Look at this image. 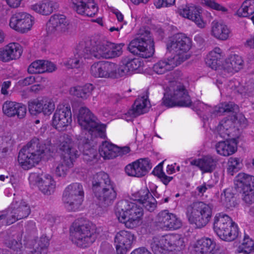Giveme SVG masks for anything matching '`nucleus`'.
Masks as SVG:
<instances>
[{
	"label": "nucleus",
	"instance_id": "obj_1",
	"mask_svg": "<svg viewBox=\"0 0 254 254\" xmlns=\"http://www.w3.org/2000/svg\"><path fill=\"white\" fill-rule=\"evenodd\" d=\"M53 150L50 140L34 137L20 150L18 162L23 169L28 170L38 165L46 153Z\"/></svg>",
	"mask_w": 254,
	"mask_h": 254
},
{
	"label": "nucleus",
	"instance_id": "obj_2",
	"mask_svg": "<svg viewBox=\"0 0 254 254\" xmlns=\"http://www.w3.org/2000/svg\"><path fill=\"white\" fill-rule=\"evenodd\" d=\"M58 147L62 151L61 161L55 164V174L58 177H65L70 168L73 166V162L78 156L77 150L73 148V143L71 137L64 134L59 138Z\"/></svg>",
	"mask_w": 254,
	"mask_h": 254
},
{
	"label": "nucleus",
	"instance_id": "obj_3",
	"mask_svg": "<svg viewBox=\"0 0 254 254\" xmlns=\"http://www.w3.org/2000/svg\"><path fill=\"white\" fill-rule=\"evenodd\" d=\"M115 214L119 221L126 227L133 228L138 225L143 214V210L136 203L122 200L116 204Z\"/></svg>",
	"mask_w": 254,
	"mask_h": 254
},
{
	"label": "nucleus",
	"instance_id": "obj_4",
	"mask_svg": "<svg viewBox=\"0 0 254 254\" xmlns=\"http://www.w3.org/2000/svg\"><path fill=\"white\" fill-rule=\"evenodd\" d=\"M71 240L77 247L85 248L93 243L98 237L95 226L88 222L75 221L70 228Z\"/></svg>",
	"mask_w": 254,
	"mask_h": 254
},
{
	"label": "nucleus",
	"instance_id": "obj_5",
	"mask_svg": "<svg viewBox=\"0 0 254 254\" xmlns=\"http://www.w3.org/2000/svg\"><path fill=\"white\" fill-rule=\"evenodd\" d=\"M191 101L184 85L177 81L170 82L162 99V104L169 108L175 106L189 107Z\"/></svg>",
	"mask_w": 254,
	"mask_h": 254
},
{
	"label": "nucleus",
	"instance_id": "obj_6",
	"mask_svg": "<svg viewBox=\"0 0 254 254\" xmlns=\"http://www.w3.org/2000/svg\"><path fill=\"white\" fill-rule=\"evenodd\" d=\"M77 118L82 129L87 130L91 137L105 138L106 125L101 123L88 108H80Z\"/></svg>",
	"mask_w": 254,
	"mask_h": 254
},
{
	"label": "nucleus",
	"instance_id": "obj_7",
	"mask_svg": "<svg viewBox=\"0 0 254 254\" xmlns=\"http://www.w3.org/2000/svg\"><path fill=\"white\" fill-rule=\"evenodd\" d=\"M138 36L129 43L128 49L134 55L143 58L152 57L155 52L154 39L152 34L147 28H140Z\"/></svg>",
	"mask_w": 254,
	"mask_h": 254
},
{
	"label": "nucleus",
	"instance_id": "obj_8",
	"mask_svg": "<svg viewBox=\"0 0 254 254\" xmlns=\"http://www.w3.org/2000/svg\"><path fill=\"white\" fill-rule=\"evenodd\" d=\"M154 254H172L174 251H180L184 247V242L178 234H167L154 237L150 243Z\"/></svg>",
	"mask_w": 254,
	"mask_h": 254
},
{
	"label": "nucleus",
	"instance_id": "obj_9",
	"mask_svg": "<svg viewBox=\"0 0 254 254\" xmlns=\"http://www.w3.org/2000/svg\"><path fill=\"white\" fill-rule=\"evenodd\" d=\"M186 214L190 224H194L197 228H201L210 221L212 208L209 204L203 202H195L187 206Z\"/></svg>",
	"mask_w": 254,
	"mask_h": 254
},
{
	"label": "nucleus",
	"instance_id": "obj_10",
	"mask_svg": "<svg viewBox=\"0 0 254 254\" xmlns=\"http://www.w3.org/2000/svg\"><path fill=\"white\" fill-rule=\"evenodd\" d=\"M213 229L217 236L222 240L231 242L239 236L237 224L228 215L219 213L214 217Z\"/></svg>",
	"mask_w": 254,
	"mask_h": 254
},
{
	"label": "nucleus",
	"instance_id": "obj_11",
	"mask_svg": "<svg viewBox=\"0 0 254 254\" xmlns=\"http://www.w3.org/2000/svg\"><path fill=\"white\" fill-rule=\"evenodd\" d=\"M84 197L82 185L74 183L68 185L63 191L62 200L64 207L69 211H76L79 209Z\"/></svg>",
	"mask_w": 254,
	"mask_h": 254
},
{
	"label": "nucleus",
	"instance_id": "obj_12",
	"mask_svg": "<svg viewBox=\"0 0 254 254\" xmlns=\"http://www.w3.org/2000/svg\"><path fill=\"white\" fill-rule=\"evenodd\" d=\"M191 47V39L183 33L174 35L170 38L167 44V49L175 53L172 58H179L177 61H182V63L190 58L187 53Z\"/></svg>",
	"mask_w": 254,
	"mask_h": 254
},
{
	"label": "nucleus",
	"instance_id": "obj_13",
	"mask_svg": "<svg viewBox=\"0 0 254 254\" xmlns=\"http://www.w3.org/2000/svg\"><path fill=\"white\" fill-rule=\"evenodd\" d=\"M236 188L242 193L243 200L248 204L254 203V176L239 173L234 180Z\"/></svg>",
	"mask_w": 254,
	"mask_h": 254
},
{
	"label": "nucleus",
	"instance_id": "obj_14",
	"mask_svg": "<svg viewBox=\"0 0 254 254\" xmlns=\"http://www.w3.org/2000/svg\"><path fill=\"white\" fill-rule=\"evenodd\" d=\"M34 22V18L30 14L19 11L13 14L9 20V25L11 28L20 33L29 31Z\"/></svg>",
	"mask_w": 254,
	"mask_h": 254
},
{
	"label": "nucleus",
	"instance_id": "obj_15",
	"mask_svg": "<svg viewBox=\"0 0 254 254\" xmlns=\"http://www.w3.org/2000/svg\"><path fill=\"white\" fill-rule=\"evenodd\" d=\"M117 65L112 62L99 61L90 67V72L95 78H115L117 77Z\"/></svg>",
	"mask_w": 254,
	"mask_h": 254
},
{
	"label": "nucleus",
	"instance_id": "obj_16",
	"mask_svg": "<svg viewBox=\"0 0 254 254\" xmlns=\"http://www.w3.org/2000/svg\"><path fill=\"white\" fill-rule=\"evenodd\" d=\"M7 225H10L16 221L27 218L31 212L29 206L23 200H14L7 209Z\"/></svg>",
	"mask_w": 254,
	"mask_h": 254
},
{
	"label": "nucleus",
	"instance_id": "obj_17",
	"mask_svg": "<svg viewBox=\"0 0 254 254\" xmlns=\"http://www.w3.org/2000/svg\"><path fill=\"white\" fill-rule=\"evenodd\" d=\"M155 223L157 227L166 230H177L182 226L181 219L168 210L160 211L156 216Z\"/></svg>",
	"mask_w": 254,
	"mask_h": 254
},
{
	"label": "nucleus",
	"instance_id": "obj_18",
	"mask_svg": "<svg viewBox=\"0 0 254 254\" xmlns=\"http://www.w3.org/2000/svg\"><path fill=\"white\" fill-rule=\"evenodd\" d=\"M72 121L70 107L69 105H59L52 119V125L59 131L64 130Z\"/></svg>",
	"mask_w": 254,
	"mask_h": 254
},
{
	"label": "nucleus",
	"instance_id": "obj_19",
	"mask_svg": "<svg viewBox=\"0 0 254 254\" xmlns=\"http://www.w3.org/2000/svg\"><path fill=\"white\" fill-rule=\"evenodd\" d=\"M69 29V21L62 14L52 15L47 23V31L49 34L61 35L68 32Z\"/></svg>",
	"mask_w": 254,
	"mask_h": 254
},
{
	"label": "nucleus",
	"instance_id": "obj_20",
	"mask_svg": "<svg viewBox=\"0 0 254 254\" xmlns=\"http://www.w3.org/2000/svg\"><path fill=\"white\" fill-rule=\"evenodd\" d=\"M28 108L31 115L43 113L44 115L49 116L54 111L55 105L52 99L44 97L29 102Z\"/></svg>",
	"mask_w": 254,
	"mask_h": 254
},
{
	"label": "nucleus",
	"instance_id": "obj_21",
	"mask_svg": "<svg viewBox=\"0 0 254 254\" xmlns=\"http://www.w3.org/2000/svg\"><path fill=\"white\" fill-rule=\"evenodd\" d=\"M151 168L148 158H140L127 165L125 170L129 176L141 177L147 174Z\"/></svg>",
	"mask_w": 254,
	"mask_h": 254
},
{
	"label": "nucleus",
	"instance_id": "obj_22",
	"mask_svg": "<svg viewBox=\"0 0 254 254\" xmlns=\"http://www.w3.org/2000/svg\"><path fill=\"white\" fill-rule=\"evenodd\" d=\"M89 50L87 43L85 42H81L77 46V53L74 55V57L64 61V65L68 68H80L85 64L86 59H90L86 58L85 56L88 54Z\"/></svg>",
	"mask_w": 254,
	"mask_h": 254
},
{
	"label": "nucleus",
	"instance_id": "obj_23",
	"mask_svg": "<svg viewBox=\"0 0 254 254\" xmlns=\"http://www.w3.org/2000/svg\"><path fill=\"white\" fill-rule=\"evenodd\" d=\"M70 0L74 9L79 14L92 17L98 11V7L94 0Z\"/></svg>",
	"mask_w": 254,
	"mask_h": 254
},
{
	"label": "nucleus",
	"instance_id": "obj_24",
	"mask_svg": "<svg viewBox=\"0 0 254 254\" xmlns=\"http://www.w3.org/2000/svg\"><path fill=\"white\" fill-rule=\"evenodd\" d=\"M100 204L104 207L113 203L117 198L116 185L114 183L107 186L94 193Z\"/></svg>",
	"mask_w": 254,
	"mask_h": 254
},
{
	"label": "nucleus",
	"instance_id": "obj_25",
	"mask_svg": "<svg viewBox=\"0 0 254 254\" xmlns=\"http://www.w3.org/2000/svg\"><path fill=\"white\" fill-rule=\"evenodd\" d=\"M133 240L134 235L129 231L122 230L117 233L115 237L117 254H126Z\"/></svg>",
	"mask_w": 254,
	"mask_h": 254
},
{
	"label": "nucleus",
	"instance_id": "obj_26",
	"mask_svg": "<svg viewBox=\"0 0 254 254\" xmlns=\"http://www.w3.org/2000/svg\"><path fill=\"white\" fill-rule=\"evenodd\" d=\"M200 9L193 4L182 6L178 8V13L182 17L194 21L199 27L204 26V23L201 18Z\"/></svg>",
	"mask_w": 254,
	"mask_h": 254
},
{
	"label": "nucleus",
	"instance_id": "obj_27",
	"mask_svg": "<svg viewBox=\"0 0 254 254\" xmlns=\"http://www.w3.org/2000/svg\"><path fill=\"white\" fill-rule=\"evenodd\" d=\"M3 113L8 117L16 116L19 119L23 118L26 114V107L22 103L7 101L2 106Z\"/></svg>",
	"mask_w": 254,
	"mask_h": 254
},
{
	"label": "nucleus",
	"instance_id": "obj_28",
	"mask_svg": "<svg viewBox=\"0 0 254 254\" xmlns=\"http://www.w3.org/2000/svg\"><path fill=\"white\" fill-rule=\"evenodd\" d=\"M59 7L58 3L51 0H43L30 5L31 10L42 15H49Z\"/></svg>",
	"mask_w": 254,
	"mask_h": 254
},
{
	"label": "nucleus",
	"instance_id": "obj_29",
	"mask_svg": "<svg viewBox=\"0 0 254 254\" xmlns=\"http://www.w3.org/2000/svg\"><path fill=\"white\" fill-rule=\"evenodd\" d=\"M150 107V104L148 96L138 97L135 100L131 109L127 112V114L131 117L135 118L146 113Z\"/></svg>",
	"mask_w": 254,
	"mask_h": 254
},
{
	"label": "nucleus",
	"instance_id": "obj_30",
	"mask_svg": "<svg viewBox=\"0 0 254 254\" xmlns=\"http://www.w3.org/2000/svg\"><path fill=\"white\" fill-rule=\"evenodd\" d=\"M142 64L138 59H131L126 57L122 59L118 70L122 75L130 74L137 70L142 66Z\"/></svg>",
	"mask_w": 254,
	"mask_h": 254
},
{
	"label": "nucleus",
	"instance_id": "obj_31",
	"mask_svg": "<svg viewBox=\"0 0 254 254\" xmlns=\"http://www.w3.org/2000/svg\"><path fill=\"white\" fill-rule=\"evenodd\" d=\"M217 160L210 155L204 156L201 158L195 159L191 164L197 167L202 174L212 173L215 169Z\"/></svg>",
	"mask_w": 254,
	"mask_h": 254
},
{
	"label": "nucleus",
	"instance_id": "obj_32",
	"mask_svg": "<svg viewBox=\"0 0 254 254\" xmlns=\"http://www.w3.org/2000/svg\"><path fill=\"white\" fill-rule=\"evenodd\" d=\"M216 246L215 242L208 237L197 240L193 244V248L196 254H210Z\"/></svg>",
	"mask_w": 254,
	"mask_h": 254
},
{
	"label": "nucleus",
	"instance_id": "obj_33",
	"mask_svg": "<svg viewBox=\"0 0 254 254\" xmlns=\"http://www.w3.org/2000/svg\"><path fill=\"white\" fill-rule=\"evenodd\" d=\"M179 58H170L166 60H160L153 66V70L158 74H163L168 71L172 70L180 64L182 61H177Z\"/></svg>",
	"mask_w": 254,
	"mask_h": 254
},
{
	"label": "nucleus",
	"instance_id": "obj_34",
	"mask_svg": "<svg viewBox=\"0 0 254 254\" xmlns=\"http://www.w3.org/2000/svg\"><path fill=\"white\" fill-rule=\"evenodd\" d=\"M244 65V62L241 56L232 54L225 60L223 68L227 72L234 73L242 69Z\"/></svg>",
	"mask_w": 254,
	"mask_h": 254
},
{
	"label": "nucleus",
	"instance_id": "obj_35",
	"mask_svg": "<svg viewBox=\"0 0 254 254\" xmlns=\"http://www.w3.org/2000/svg\"><path fill=\"white\" fill-rule=\"evenodd\" d=\"M88 46V49L89 50L88 54L85 55L86 58L92 59L95 58L96 59L105 58L109 59V57L105 56L107 53L109 52V42H105L102 44L97 45L95 47H91L89 42H85Z\"/></svg>",
	"mask_w": 254,
	"mask_h": 254
},
{
	"label": "nucleus",
	"instance_id": "obj_36",
	"mask_svg": "<svg viewBox=\"0 0 254 254\" xmlns=\"http://www.w3.org/2000/svg\"><path fill=\"white\" fill-rule=\"evenodd\" d=\"M114 183L109 175L104 172H99L94 175L92 181L93 191L95 192L101 190L107 186Z\"/></svg>",
	"mask_w": 254,
	"mask_h": 254
},
{
	"label": "nucleus",
	"instance_id": "obj_37",
	"mask_svg": "<svg viewBox=\"0 0 254 254\" xmlns=\"http://www.w3.org/2000/svg\"><path fill=\"white\" fill-rule=\"evenodd\" d=\"M230 34V30L225 23L216 21L211 23V34L216 39L226 40Z\"/></svg>",
	"mask_w": 254,
	"mask_h": 254
},
{
	"label": "nucleus",
	"instance_id": "obj_38",
	"mask_svg": "<svg viewBox=\"0 0 254 254\" xmlns=\"http://www.w3.org/2000/svg\"><path fill=\"white\" fill-rule=\"evenodd\" d=\"M222 51L219 47H215L207 55L206 64L212 69L216 70L222 64Z\"/></svg>",
	"mask_w": 254,
	"mask_h": 254
},
{
	"label": "nucleus",
	"instance_id": "obj_39",
	"mask_svg": "<svg viewBox=\"0 0 254 254\" xmlns=\"http://www.w3.org/2000/svg\"><path fill=\"white\" fill-rule=\"evenodd\" d=\"M118 146L108 141H103L99 148V152L104 159H112L117 157Z\"/></svg>",
	"mask_w": 254,
	"mask_h": 254
},
{
	"label": "nucleus",
	"instance_id": "obj_40",
	"mask_svg": "<svg viewBox=\"0 0 254 254\" xmlns=\"http://www.w3.org/2000/svg\"><path fill=\"white\" fill-rule=\"evenodd\" d=\"M94 89V87L93 84L87 83L83 86L77 85L71 87L69 92L72 96L85 100L91 95Z\"/></svg>",
	"mask_w": 254,
	"mask_h": 254
},
{
	"label": "nucleus",
	"instance_id": "obj_41",
	"mask_svg": "<svg viewBox=\"0 0 254 254\" xmlns=\"http://www.w3.org/2000/svg\"><path fill=\"white\" fill-rule=\"evenodd\" d=\"M215 148L218 154L228 156L236 151L237 145L234 142L226 140L217 143L215 145Z\"/></svg>",
	"mask_w": 254,
	"mask_h": 254
},
{
	"label": "nucleus",
	"instance_id": "obj_42",
	"mask_svg": "<svg viewBox=\"0 0 254 254\" xmlns=\"http://www.w3.org/2000/svg\"><path fill=\"white\" fill-rule=\"evenodd\" d=\"M234 127V124L232 119L226 118L222 120L217 127L218 135L221 138L228 140L231 136V130Z\"/></svg>",
	"mask_w": 254,
	"mask_h": 254
},
{
	"label": "nucleus",
	"instance_id": "obj_43",
	"mask_svg": "<svg viewBox=\"0 0 254 254\" xmlns=\"http://www.w3.org/2000/svg\"><path fill=\"white\" fill-rule=\"evenodd\" d=\"M55 187L56 182L51 175H42V180L38 188L43 193L50 195L54 191Z\"/></svg>",
	"mask_w": 254,
	"mask_h": 254
},
{
	"label": "nucleus",
	"instance_id": "obj_44",
	"mask_svg": "<svg viewBox=\"0 0 254 254\" xmlns=\"http://www.w3.org/2000/svg\"><path fill=\"white\" fill-rule=\"evenodd\" d=\"M220 201L227 208L234 207L237 205L236 198L232 189L228 188L223 190L221 194Z\"/></svg>",
	"mask_w": 254,
	"mask_h": 254
},
{
	"label": "nucleus",
	"instance_id": "obj_45",
	"mask_svg": "<svg viewBox=\"0 0 254 254\" xmlns=\"http://www.w3.org/2000/svg\"><path fill=\"white\" fill-rule=\"evenodd\" d=\"M93 137H91V139L87 138L85 139V142L83 145V159L87 161H91L95 159L97 156V151L94 148L93 140Z\"/></svg>",
	"mask_w": 254,
	"mask_h": 254
},
{
	"label": "nucleus",
	"instance_id": "obj_46",
	"mask_svg": "<svg viewBox=\"0 0 254 254\" xmlns=\"http://www.w3.org/2000/svg\"><path fill=\"white\" fill-rule=\"evenodd\" d=\"M238 110V106L233 102H224L216 106L214 110L211 112L212 115L220 116L225 112H234Z\"/></svg>",
	"mask_w": 254,
	"mask_h": 254
},
{
	"label": "nucleus",
	"instance_id": "obj_47",
	"mask_svg": "<svg viewBox=\"0 0 254 254\" xmlns=\"http://www.w3.org/2000/svg\"><path fill=\"white\" fill-rule=\"evenodd\" d=\"M254 13V0H245L237 12L240 17H247Z\"/></svg>",
	"mask_w": 254,
	"mask_h": 254
},
{
	"label": "nucleus",
	"instance_id": "obj_48",
	"mask_svg": "<svg viewBox=\"0 0 254 254\" xmlns=\"http://www.w3.org/2000/svg\"><path fill=\"white\" fill-rule=\"evenodd\" d=\"M239 253L249 254L254 251V243L248 235H245L242 243L238 248Z\"/></svg>",
	"mask_w": 254,
	"mask_h": 254
},
{
	"label": "nucleus",
	"instance_id": "obj_49",
	"mask_svg": "<svg viewBox=\"0 0 254 254\" xmlns=\"http://www.w3.org/2000/svg\"><path fill=\"white\" fill-rule=\"evenodd\" d=\"M124 44L121 43L116 44L110 42L109 52L107 53L105 56L109 57V59L115 58L121 56L123 54V47Z\"/></svg>",
	"mask_w": 254,
	"mask_h": 254
},
{
	"label": "nucleus",
	"instance_id": "obj_50",
	"mask_svg": "<svg viewBox=\"0 0 254 254\" xmlns=\"http://www.w3.org/2000/svg\"><path fill=\"white\" fill-rule=\"evenodd\" d=\"M12 60L20 58L22 53V48L17 43H11L6 46Z\"/></svg>",
	"mask_w": 254,
	"mask_h": 254
},
{
	"label": "nucleus",
	"instance_id": "obj_51",
	"mask_svg": "<svg viewBox=\"0 0 254 254\" xmlns=\"http://www.w3.org/2000/svg\"><path fill=\"white\" fill-rule=\"evenodd\" d=\"M28 72L30 74L42 73L44 72V61L37 60L32 62L28 66Z\"/></svg>",
	"mask_w": 254,
	"mask_h": 254
},
{
	"label": "nucleus",
	"instance_id": "obj_52",
	"mask_svg": "<svg viewBox=\"0 0 254 254\" xmlns=\"http://www.w3.org/2000/svg\"><path fill=\"white\" fill-rule=\"evenodd\" d=\"M228 165V173L233 176L234 173L237 172L240 168V160L237 158L231 157L229 159Z\"/></svg>",
	"mask_w": 254,
	"mask_h": 254
},
{
	"label": "nucleus",
	"instance_id": "obj_53",
	"mask_svg": "<svg viewBox=\"0 0 254 254\" xmlns=\"http://www.w3.org/2000/svg\"><path fill=\"white\" fill-rule=\"evenodd\" d=\"M150 195L152 194L147 188H142L133 194L135 200H137L141 204L148 199Z\"/></svg>",
	"mask_w": 254,
	"mask_h": 254
},
{
	"label": "nucleus",
	"instance_id": "obj_54",
	"mask_svg": "<svg viewBox=\"0 0 254 254\" xmlns=\"http://www.w3.org/2000/svg\"><path fill=\"white\" fill-rule=\"evenodd\" d=\"M39 79L41 80L44 79L45 80V78L40 76L37 75L36 76H34L31 75L23 79L20 80L18 81V83L19 85L22 86H28L34 83L36 81H40Z\"/></svg>",
	"mask_w": 254,
	"mask_h": 254
},
{
	"label": "nucleus",
	"instance_id": "obj_55",
	"mask_svg": "<svg viewBox=\"0 0 254 254\" xmlns=\"http://www.w3.org/2000/svg\"><path fill=\"white\" fill-rule=\"evenodd\" d=\"M142 204L146 209L150 212H152L156 207L157 202L152 195H150V196L149 197V198L147 199L145 201H144Z\"/></svg>",
	"mask_w": 254,
	"mask_h": 254
},
{
	"label": "nucleus",
	"instance_id": "obj_56",
	"mask_svg": "<svg viewBox=\"0 0 254 254\" xmlns=\"http://www.w3.org/2000/svg\"><path fill=\"white\" fill-rule=\"evenodd\" d=\"M5 244L7 247L16 252L20 251L22 248L21 243L11 238L6 240Z\"/></svg>",
	"mask_w": 254,
	"mask_h": 254
},
{
	"label": "nucleus",
	"instance_id": "obj_57",
	"mask_svg": "<svg viewBox=\"0 0 254 254\" xmlns=\"http://www.w3.org/2000/svg\"><path fill=\"white\" fill-rule=\"evenodd\" d=\"M50 239L46 235H43L38 241L37 248H39L42 250H45L47 253L48 247L49 246Z\"/></svg>",
	"mask_w": 254,
	"mask_h": 254
},
{
	"label": "nucleus",
	"instance_id": "obj_58",
	"mask_svg": "<svg viewBox=\"0 0 254 254\" xmlns=\"http://www.w3.org/2000/svg\"><path fill=\"white\" fill-rule=\"evenodd\" d=\"M42 180V177H41L39 174L36 173H31L29 177V183L33 186H37L39 187Z\"/></svg>",
	"mask_w": 254,
	"mask_h": 254
},
{
	"label": "nucleus",
	"instance_id": "obj_59",
	"mask_svg": "<svg viewBox=\"0 0 254 254\" xmlns=\"http://www.w3.org/2000/svg\"><path fill=\"white\" fill-rule=\"evenodd\" d=\"M175 2V0H154V4L157 8L172 6Z\"/></svg>",
	"mask_w": 254,
	"mask_h": 254
},
{
	"label": "nucleus",
	"instance_id": "obj_60",
	"mask_svg": "<svg viewBox=\"0 0 254 254\" xmlns=\"http://www.w3.org/2000/svg\"><path fill=\"white\" fill-rule=\"evenodd\" d=\"M0 60L3 62H8L12 60L7 49H6V46L0 49Z\"/></svg>",
	"mask_w": 254,
	"mask_h": 254
},
{
	"label": "nucleus",
	"instance_id": "obj_61",
	"mask_svg": "<svg viewBox=\"0 0 254 254\" xmlns=\"http://www.w3.org/2000/svg\"><path fill=\"white\" fill-rule=\"evenodd\" d=\"M100 254H115L113 248L109 244H105L102 246Z\"/></svg>",
	"mask_w": 254,
	"mask_h": 254
},
{
	"label": "nucleus",
	"instance_id": "obj_62",
	"mask_svg": "<svg viewBox=\"0 0 254 254\" xmlns=\"http://www.w3.org/2000/svg\"><path fill=\"white\" fill-rule=\"evenodd\" d=\"M57 67L56 65L49 61H44V72H52L56 70Z\"/></svg>",
	"mask_w": 254,
	"mask_h": 254
},
{
	"label": "nucleus",
	"instance_id": "obj_63",
	"mask_svg": "<svg viewBox=\"0 0 254 254\" xmlns=\"http://www.w3.org/2000/svg\"><path fill=\"white\" fill-rule=\"evenodd\" d=\"M213 187V185L203 183L201 185L197 187L196 190L199 193L203 194L207 190L211 189Z\"/></svg>",
	"mask_w": 254,
	"mask_h": 254
},
{
	"label": "nucleus",
	"instance_id": "obj_64",
	"mask_svg": "<svg viewBox=\"0 0 254 254\" xmlns=\"http://www.w3.org/2000/svg\"><path fill=\"white\" fill-rule=\"evenodd\" d=\"M130 254H151L145 248L142 247L134 250Z\"/></svg>",
	"mask_w": 254,
	"mask_h": 254
}]
</instances>
